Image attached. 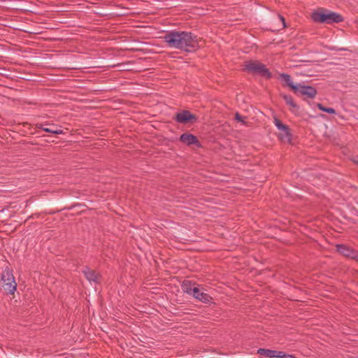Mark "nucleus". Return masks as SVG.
I'll return each instance as SVG.
<instances>
[{
    "label": "nucleus",
    "instance_id": "nucleus-9",
    "mask_svg": "<svg viewBox=\"0 0 358 358\" xmlns=\"http://www.w3.org/2000/svg\"><path fill=\"white\" fill-rule=\"evenodd\" d=\"M336 251L342 255L343 256L352 259L353 260H357L358 257V251L355 250L354 248L345 245V244H337L336 245Z\"/></svg>",
    "mask_w": 358,
    "mask_h": 358
},
{
    "label": "nucleus",
    "instance_id": "nucleus-11",
    "mask_svg": "<svg viewBox=\"0 0 358 358\" xmlns=\"http://www.w3.org/2000/svg\"><path fill=\"white\" fill-rule=\"evenodd\" d=\"M192 296L198 301L204 303H210L213 298L207 293L202 292L198 287L194 289Z\"/></svg>",
    "mask_w": 358,
    "mask_h": 358
},
{
    "label": "nucleus",
    "instance_id": "nucleus-4",
    "mask_svg": "<svg viewBox=\"0 0 358 358\" xmlns=\"http://www.w3.org/2000/svg\"><path fill=\"white\" fill-rule=\"evenodd\" d=\"M173 120L182 124H192L197 122L198 117L189 110H183L177 113L173 117Z\"/></svg>",
    "mask_w": 358,
    "mask_h": 358
},
{
    "label": "nucleus",
    "instance_id": "nucleus-6",
    "mask_svg": "<svg viewBox=\"0 0 358 358\" xmlns=\"http://www.w3.org/2000/svg\"><path fill=\"white\" fill-rule=\"evenodd\" d=\"M274 124L278 129L280 131V133L278 135L280 141L291 143L292 134L289 126L283 124L281 120L277 117H274Z\"/></svg>",
    "mask_w": 358,
    "mask_h": 358
},
{
    "label": "nucleus",
    "instance_id": "nucleus-5",
    "mask_svg": "<svg viewBox=\"0 0 358 358\" xmlns=\"http://www.w3.org/2000/svg\"><path fill=\"white\" fill-rule=\"evenodd\" d=\"M297 96H304V99H314L317 94V90L310 85H305L301 83L297 84L296 90L293 92Z\"/></svg>",
    "mask_w": 358,
    "mask_h": 358
},
{
    "label": "nucleus",
    "instance_id": "nucleus-17",
    "mask_svg": "<svg viewBox=\"0 0 358 358\" xmlns=\"http://www.w3.org/2000/svg\"><path fill=\"white\" fill-rule=\"evenodd\" d=\"M317 107L322 111L326 112L329 114H335L336 110L333 108H327L323 106L322 103H317Z\"/></svg>",
    "mask_w": 358,
    "mask_h": 358
},
{
    "label": "nucleus",
    "instance_id": "nucleus-12",
    "mask_svg": "<svg viewBox=\"0 0 358 358\" xmlns=\"http://www.w3.org/2000/svg\"><path fill=\"white\" fill-rule=\"evenodd\" d=\"M83 273L90 282L92 281L96 283L100 282L101 275L96 273L94 270H92L87 267L86 269L83 271Z\"/></svg>",
    "mask_w": 358,
    "mask_h": 358
},
{
    "label": "nucleus",
    "instance_id": "nucleus-8",
    "mask_svg": "<svg viewBox=\"0 0 358 358\" xmlns=\"http://www.w3.org/2000/svg\"><path fill=\"white\" fill-rule=\"evenodd\" d=\"M257 353L261 357L268 358H296L294 355L285 354L282 351H277L265 348H259Z\"/></svg>",
    "mask_w": 358,
    "mask_h": 358
},
{
    "label": "nucleus",
    "instance_id": "nucleus-21",
    "mask_svg": "<svg viewBox=\"0 0 358 358\" xmlns=\"http://www.w3.org/2000/svg\"><path fill=\"white\" fill-rule=\"evenodd\" d=\"M279 17H280V20L282 21V22L283 24V27H286L285 20L284 17L280 15H279Z\"/></svg>",
    "mask_w": 358,
    "mask_h": 358
},
{
    "label": "nucleus",
    "instance_id": "nucleus-10",
    "mask_svg": "<svg viewBox=\"0 0 358 358\" xmlns=\"http://www.w3.org/2000/svg\"><path fill=\"white\" fill-rule=\"evenodd\" d=\"M179 140L188 146L194 145L198 148L201 147V144L197 137L189 133H183L180 135Z\"/></svg>",
    "mask_w": 358,
    "mask_h": 358
},
{
    "label": "nucleus",
    "instance_id": "nucleus-16",
    "mask_svg": "<svg viewBox=\"0 0 358 358\" xmlns=\"http://www.w3.org/2000/svg\"><path fill=\"white\" fill-rule=\"evenodd\" d=\"M47 125H48V124H47V123H45V124H36V127L38 129H41L43 130L45 132H48V133H51V134H62V130H61V129H54L52 128L53 127H55L54 124H52L51 127H45V126H47Z\"/></svg>",
    "mask_w": 358,
    "mask_h": 358
},
{
    "label": "nucleus",
    "instance_id": "nucleus-13",
    "mask_svg": "<svg viewBox=\"0 0 358 358\" xmlns=\"http://www.w3.org/2000/svg\"><path fill=\"white\" fill-rule=\"evenodd\" d=\"M196 283L191 280H184L181 285L184 292L192 295L194 289H196Z\"/></svg>",
    "mask_w": 358,
    "mask_h": 358
},
{
    "label": "nucleus",
    "instance_id": "nucleus-18",
    "mask_svg": "<svg viewBox=\"0 0 358 358\" xmlns=\"http://www.w3.org/2000/svg\"><path fill=\"white\" fill-rule=\"evenodd\" d=\"M235 119L236 120H237L238 122H243V117L238 113H236V115H235Z\"/></svg>",
    "mask_w": 358,
    "mask_h": 358
},
{
    "label": "nucleus",
    "instance_id": "nucleus-19",
    "mask_svg": "<svg viewBox=\"0 0 358 358\" xmlns=\"http://www.w3.org/2000/svg\"><path fill=\"white\" fill-rule=\"evenodd\" d=\"M0 281L1 282V285L3 283H6V282H8V280H7V278H3V273H1Z\"/></svg>",
    "mask_w": 358,
    "mask_h": 358
},
{
    "label": "nucleus",
    "instance_id": "nucleus-7",
    "mask_svg": "<svg viewBox=\"0 0 358 358\" xmlns=\"http://www.w3.org/2000/svg\"><path fill=\"white\" fill-rule=\"evenodd\" d=\"M3 278H7L8 282L3 283L2 287L6 294H13L17 288V283L15 281L13 273L6 268L3 271Z\"/></svg>",
    "mask_w": 358,
    "mask_h": 358
},
{
    "label": "nucleus",
    "instance_id": "nucleus-2",
    "mask_svg": "<svg viewBox=\"0 0 358 358\" xmlns=\"http://www.w3.org/2000/svg\"><path fill=\"white\" fill-rule=\"evenodd\" d=\"M311 18L315 22L323 24L339 23L343 21L341 15L327 9L320 8L314 11L311 15Z\"/></svg>",
    "mask_w": 358,
    "mask_h": 358
},
{
    "label": "nucleus",
    "instance_id": "nucleus-20",
    "mask_svg": "<svg viewBox=\"0 0 358 358\" xmlns=\"http://www.w3.org/2000/svg\"><path fill=\"white\" fill-rule=\"evenodd\" d=\"M352 161L358 165V155H356V156H354L352 158Z\"/></svg>",
    "mask_w": 358,
    "mask_h": 358
},
{
    "label": "nucleus",
    "instance_id": "nucleus-15",
    "mask_svg": "<svg viewBox=\"0 0 358 358\" xmlns=\"http://www.w3.org/2000/svg\"><path fill=\"white\" fill-rule=\"evenodd\" d=\"M280 77L282 79V80L285 83V86L289 87L290 90L294 92V90H296L297 84H294L292 80V78L289 74L287 73H281L280 75Z\"/></svg>",
    "mask_w": 358,
    "mask_h": 358
},
{
    "label": "nucleus",
    "instance_id": "nucleus-3",
    "mask_svg": "<svg viewBox=\"0 0 358 358\" xmlns=\"http://www.w3.org/2000/svg\"><path fill=\"white\" fill-rule=\"evenodd\" d=\"M243 71L252 75H258L267 80L272 78V73L265 64L257 60L245 62Z\"/></svg>",
    "mask_w": 358,
    "mask_h": 358
},
{
    "label": "nucleus",
    "instance_id": "nucleus-14",
    "mask_svg": "<svg viewBox=\"0 0 358 358\" xmlns=\"http://www.w3.org/2000/svg\"><path fill=\"white\" fill-rule=\"evenodd\" d=\"M280 96L285 100L287 105L289 106L290 110L292 113H295L296 110H299V106L294 101L293 98L290 95L285 94H280Z\"/></svg>",
    "mask_w": 358,
    "mask_h": 358
},
{
    "label": "nucleus",
    "instance_id": "nucleus-1",
    "mask_svg": "<svg viewBox=\"0 0 358 358\" xmlns=\"http://www.w3.org/2000/svg\"><path fill=\"white\" fill-rule=\"evenodd\" d=\"M162 38L169 47L185 52H194L199 46L197 36L192 32L173 30L166 32Z\"/></svg>",
    "mask_w": 358,
    "mask_h": 358
}]
</instances>
